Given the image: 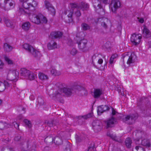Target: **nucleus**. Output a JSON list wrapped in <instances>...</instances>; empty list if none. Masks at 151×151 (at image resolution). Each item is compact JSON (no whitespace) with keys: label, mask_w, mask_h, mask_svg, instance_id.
Wrapping results in <instances>:
<instances>
[{"label":"nucleus","mask_w":151,"mask_h":151,"mask_svg":"<svg viewBox=\"0 0 151 151\" xmlns=\"http://www.w3.org/2000/svg\"><path fill=\"white\" fill-rule=\"evenodd\" d=\"M20 1L19 6V13L20 14L29 15V18L33 22L39 24L46 23L47 22L46 18L41 14L37 15L31 14V12L35 10L37 3L34 0H19Z\"/></svg>","instance_id":"f257e3e1"},{"label":"nucleus","mask_w":151,"mask_h":151,"mask_svg":"<svg viewBox=\"0 0 151 151\" xmlns=\"http://www.w3.org/2000/svg\"><path fill=\"white\" fill-rule=\"evenodd\" d=\"M74 92L73 86L70 87H64L63 88H59L55 93L54 96L58 97L59 96L63 93L67 96H69L71 95Z\"/></svg>","instance_id":"f03ea898"},{"label":"nucleus","mask_w":151,"mask_h":151,"mask_svg":"<svg viewBox=\"0 0 151 151\" xmlns=\"http://www.w3.org/2000/svg\"><path fill=\"white\" fill-rule=\"evenodd\" d=\"M129 53H124L122 55V58L123 59V62H127V64L129 66L131 64L134 63L137 59L136 56L133 53L130 54Z\"/></svg>","instance_id":"7ed1b4c3"},{"label":"nucleus","mask_w":151,"mask_h":151,"mask_svg":"<svg viewBox=\"0 0 151 151\" xmlns=\"http://www.w3.org/2000/svg\"><path fill=\"white\" fill-rule=\"evenodd\" d=\"M100 2L105 4H107L108 2L107 0H93V6L96 9V11L99 13H100L99 10L102 12L104 11V9L101 8V6L100 4Z\"/></svg>","instance_id":"20e7f679"},{"label":"nucleus","mask_w":151,"mask_h":151,"mask_svg":"<svg viewBox=\"0 0 151 151\" xmlns=\"http://www.w3.org/2000/svg\"><path fill=\"white\" fill-rule=\"evenodd\" d=\"M138 117L137 114H132L130 115H127L123 119V121L129 124H132L134 123L135 120Z\"/></svg>","instance_id":"39448f33"},{"label":"nucleus","mask_w":151,"mask_h":151,"mask_svg":"<svg viewBox=\"0 0 151 151\" xmlns=\"http://www.w3.org/2000/svg\"><path fill=\"white\" fill-rule=\"evenodd\" d=\"M120 6V2L118 0H112L109 7L112 12L115 13Z\"/></svg>","instance_id":"423d86ee"},{"label":"nucleus","mask_w":151,"mask_h":151,"mask_svg":"<svg viewBox=\"0 0 151 151\" xmlns=\"http://www.w3.org/2000/svg\"><path fill=\"white\" fill-rule=\"evenodd\" d=\"M4 1L3 7L5 10H9L13 9L14 6V3L12 0H0V6L1 5V2Z\"/></svg>","instance_id":"0eeeda50"},{"label":"nucleus","mask_w":151,"mask_h":151,"mask_svg":"<svg viewBox=\"0 0 151 151\" xmlns=\"http://www.w3.org/2000/svg\"><path fill=\"white\" fill-rule=\"evenodd\" d=\"M92 125L93 129L95 132L100 131L103 126L101 121L97 119L94 120L93 122Z\"/></svg>","instance_id":"6e6552de"},{"label":"nucleus","mask_w":151,"mask_h":151,"mask_svg":"<svg viewBox=\"0 0 151 151\" xmlns=\"http://www.w3.org/2000/svg\"><path fill=\"white\" fill-rule=\"evenodd\" d=\"M19 73L16 70H10L9 73L7 77L10 81L16 82L18 79Z\"/></svg>","instance_id":"1a4fd4ad"},{"label":"nucleus","mask_w":151,"mask_h":151,"mask_svg":"<svg viewBox=\"0 0 151 151\" xmlns=\"http://www.w3.org/2000/svg\"><path fill=\"white\" fill-rule=\"evenodd\" d=\"M87 42V40L85 38H83L79 41H78L76 42L78 45L79 49L83 51H84V49L86 47V45Z\"/></svg>","instance_id":"9d476101"},{"label":"nucleus","mask_w":151,"mask_h":151,"mask_svg":"<svg viewBox=\"0 0 151 151\" xmlns=\"http://www.w3.org/2000/svg\"><path fill=\"white\" fill-rule=\"evenodd\" d=\"M116 119L114 117L111 116V118L106 121L105 123L107 128H109L113 127L114 124L116 123Z\"/></svg>","instance_id":"9b49d317"},{"label":"nucleus","mask_w":151,"mask_h":151,"mask_svg":"<svg viewBox=\"0 0 151 151\" xmlns=\"http://www.w3.org/2000/svg\"><path fill=\"white\" fill-rule=\"evenodd\" d=\"M109 107L107 105H102L98 107L97 109L98 114L99 115H101L104 112L109 110Z\"/></svg>","instance_id":"f8f14e48"},{"label":"nucleus","mask_w":151,"mask_h":151,"mask_svg":"<svg viewBox=\"0 0 151 151\" xmlns=\"http://www.w3.org/2000/svg\"><path fill=\"white\" fill-rule=\"evenodd\" d=\"M63 33L60 31H54L51 32L50 38H60L63 37Z\"/></svg>","instance_id":"ddd939ff"},{"label":"nucleus","mask_w":151,"mask_h":151,"mask_svg":"<svg viewBox=\"0 0 151 151\" xmlns=\"http://www.w3.org/2000/svg\"><path fill=\"white\" fill-rule=\"evenodd\" d=\"M60 134H62V133H60V132L58 133V136H56L54 138L53 142L54 143L57 145H60L62 144L63 141L62 139V137L60 135Z\"/></svg>","instance_id":"4468645a"},{"label":"nucleus","mask_w":151,"mask_h":151,"mask_svg":"<svg viewBox=\"0 0 151 151\" xmlns=\"http://www.w3.org/2000/svg\"><path fill=\"white\" fill-rule=\"evenodd\" d=\"M47 47L49 50H51L57 47V43L53 40H51L47 45Z\"/></svg>","instance_id":"2eb2a0df"},{"label":"nucleus","mask_w":151,"mask_h":151,"mask_svg":"<svg viewBox=\"0 0 151 151\" xmlns=\"http://www.w3.org/2000/svg\"><path fill=\"white\" fill-rule=\"evenodd\" d=\"M93 115V113H90L86 115L83 116H76V118L78 119V122H80L81 120L83 121L82 119H87L89 118L92 117Z\"/></svg>","instance_id":"dca6fc26"},{"label":"nucleus","mask_w":151,"mask_h":151,"mask_svg":"<svg viewBox=\"0 0 151 151\" xmlns=\"http://www.w3.org/2000/svg\"><path fill=\"white\" fill-rule=\"evenodd\" d=\"M10 81H4L3 86H0V91H2L4 90L5 88H8L11 85V83H10Z\"/></svg>","instance_id":"f3484780"},{"label":"nucleus","mask_w":151,"mask_h":151,"mask_svg":"<svg viewBox=\"0 0 151 151\" xmlns=\"http://www.w3.org/2000/svg\"><path fill=\"white\" fill-rule=\"evenodd\" d=\"M45 124L46 125L50 127H53L54 129L55 130H56L58 128L57 126H56L57 125V124H55L53 120L48 121L47 122H45Z\"/></svg>","instance_id":"a211bd4d"},{"label":"nucleus","mask_w":151,"mask_h":151,"mask_svg":"<svg viewBox=\"0 0 151 151\" xmlns=\"http://www.w3.org/2000/svg\"><path fill=\"white\" fill-rule=\"evenodd\" d=\"M30 71L28 70H27L25 68H21L20 71V73L22 75L26 78L27 76H28L29 73H30Z\"/></svg>","instance_id":"6ab92c4d"},{"label":"nucleus","mask_w":151,"mask_h":151,"mask_svg":"<svg viewBox=\"0 0 151 151\" xmlns=\"http://www.w3.org/2000/svg\"><path fill=\"white\" fill-rule=\"evenodd\" d=\"M73 86L74 92H76V91H84L85 89L83 87L78 85H74Z\"/></svg>","instance_id":"aec40b11"},{"label":"nucleus","mask_w":151,"mask_h":151,"mask_svg":"<svg viewBox=\"0 0 151 151\" xmlns=\"http://www.w3.org/2000/svg\"><path fill=\"white\" fill-rule=\"evenodd\" d=\"M5 24L6 26L13 29L14 27V23L11 20L7 19H5L4 21Z\"/></svg>","instance_id":"412c9836"},{"label":"nucleus","mask_w":151,"mask_h":151,"mask_svg":"<svg viewBox=\"0 0 151 151\" xmlns=\"http://www.w3.org/2000/svg\"><path fill=\"white\" fill-rule=\"evenodd\" d=\"M30 53L34 57L36 58H40L41 56L40 52L38 51L35 49L33 48V50H32V52Z\"/></svg>","instance_id":"4be33fe9"},{"label":"nucleus","mask_w":151,"mask_h":151,"mask_svg":"<svg viewBox=\"0 0 151 151\" xmlns=\"http://www.w3.org/2000/svg\"><path fill=\"white\" fill-rule=\"evenodd\" d=\"M102 94V91L99 89H96L94 92V97L95 98H97L100 97Z\"/></svg>","instance_id":"5701e85b"},{"label":"nucleus","mask_w":151,"mask_h":151,"mask_svg":"<svg viewBox=\"0 0 151 151\" xmlns=\"http://www.w3.org/2000/svg\"><path fill=\"white\" fill-rule=\"evenodd\" d=\"M30 26V23L29 22H27L22 24V28L24 31H27L29 30Z\"/></svg>","instance_id":"b1692460"},{"label":"nucleus","mask_w":151,"mask_h":151,"mask_svg":"<svg viewBox=\"0 0 151 151\" xmlns=\"http://www.w3.org/2000/svg\"><path fill=\"white\" fill-rule=\"evenodd\" d=\"M23 47L30 53L32 52V50H33V47L27 43L24 44L23 45Z\"/></svg>","instance_id":"393cba45"},{"label":"nucleus","mask_w":151,"mask_h":151,"mask_svg":"<svg viewBox=\"0 0 151 151\" xmlns=\"http://www.w3.org/2000/svg\"><path fill=\"white\" fill-rule=\"evenodd\" d=\"M107 135L111 138L113 140H115L117 142H119L120 139L115 134H111L109 132L107 133Z\"/></svg>","instance_id":"a878e982"},{"label":"nucleus","mask_w":151,"mask_h":151,"mask_svg":"<svg viewBox=\"0 0 151 151\" xmlns=\"http://www.w3.org/2000/svg\"><path fill=\"white\" fill-rule=\"evenodd\" d=\"M141 144L142 145L147 147H149L151 145L149 140L146 139H142Z\"/></svg>","instance_id":"bb28decb"},{"label":"nucleus","mask_w":151,"mask_h":151,"mask_svg":"<svg viewBox=\"0 0 151 151\" xmlns=\"http://www.w3.org/2000/svg\"><path fill=\"white\" fill-rule=\"evenodd\" d=\"M89 7V5L87 3L82 2L80 4L79 7H78V9H81L83 10H87Z\"/></svg>","instance_id":"cd10ccee"},{"label":"nucleus","mask_w":151,"mask_h":151,"mask_svg":"<svg viewBox=\"0 0 151 151\" xmlns=\"http://www.w3.org/2000/svg\"><path fill=\"white\" fill-rule=\"evenodd\" d=\"M4 48L5 51L9 52L12 50V47L7 43L4 44Z\"/></svg>","instance_id":"c85d7f7f"},{"label":"nucleus","mask_w":151,"mask_h":151,"mask_svg":"<svg viewBox=\"0 0 151 151\" xmlns=\"http://www.w3.org/2000/svg\"><path fill=\"white\" fill-rule=\"evenodd\" d=\"M38 76L39 78L42 80H47L48 78V77L47 75L42 73H39Z\"/></svg>","instance_id":"c756f323"},{"label":"nucleus","mask_w":151,"mask_h":151,"mask_svg":"<svg viewBox=\"0 0 151 151\" xmlns=\"http://www.w3.org/2000/svg\"><path fill=\"white\" fill-rule=\"evenodd\" d=\"M53 137L49 136H48L45 139V141L47 143L52 144L53 142L54 138Z\"/></svg>","instance_id":"7c9ffc66"},{"label":"nucleus","mask_w":151,"mask_h":151,"mask_svg":"<svg viewBox=\"0 0 151 151\" xmlns=\"http://www.w3.org/2000/svg\"><path fill=\"white\" fill-rule=\"evenodd\" d=\"M125 144L128 148H130L131 146L132 141L130 138H128L126 139L125 141Z\"/></svg>","instance_id":"2f4dec72"},{"label":"nucleus","mask_w":151,"mask_h":151,"mask_svg":"<svg viewBox=\"0 0 151 151\" xmlns=\"http://www.w3.org/2000/svg\"><path fill=\"white\" fill-rule=\"evenodd\" d=\"M141 38H131L130 40L132 43L135 45L139 44Z\"/></svg>","instance_id":"473e14b6"},{"label":"nucleus","mask_w":151,"mask_h":151,"mask_svg":"<svg viewBox=\"0 0 151 151\" xmlns=\"http://www.w3.org/2000/svg\"><path fill=\"white\" fill-rule=\"evenodd\" d=\"M143 32V34L145 35L146 36L150 35L151 34L150 32L145 26L144 27Z\"/></svg>","instance_id":"72a5a7b5"},{"label":"nucleus","mask_w":151,"mask_h":151,"mask_svg":"<svg viewBox=\"0 0 151 151\" xmlns=\"http://www.w3.org/2000/svg\"><path fill=\"white\" fill-rule=\"evenodd\" d=\"M35 77V74L34 73L30 72V73H29V75H28V76H27L26 78L30 80H32L34 79Z\"/></svg>","instance_id":"f704fd0d"},{"label":"nucleus","mask_w":151,"mask_h":151,"mask_svg":"<svg viewBox=\"0 0 151 151\" xmlns=\"http://www.w3.org/2000/svg\"><path fill=\"white\" fill-rule=\"evenodd\" d=\"M51 73L54 76H58L60 74V72L55 69H52L51 71Z\"/></svg>","instance_id":"c9c22d12"},{"label":"nucleus","mask_w":151,"mask_h":151,"mask_svg":"<svg viewBox=\"0 0 151 151\" xmlns=\"http://www.w3.org/2000/svg\"><path fill=\"white\" fill-rule=\"evenodd\" d=\"M68 13V16L69 18H70L71 19L72 15L73 14V10H70L66 11L65 12V14H66Z\"/></svg>","instance_id":"e433bc0d"},{"label":"nucleus","mask_w":151,"mask_h":151,"mask_svg":"<svg viewBox=\"0 0 151 151\" xmlns=\"http://www.w3.org/2000/svg\"><path fill=\"white\" fill-rule=\"evenodd\" d=\"M82 27L83 30H86L90 29V27L86 23H83L81 25Z\"/></svg>","instance_id":"4c0bfd02"},{"label":"nucleus","mask_w":151,"mask_h":151,"mask_svg":"<svg viewBox=\"0 0 151 151\" xmlns=\"http://www.w3.org/2000/svg\"><path fill=\"white\" fill-rule=\"evenodd\" d=\"M4 58L5 60L8 63V64L11 65L13 64L14 63V62L12 60L10 59L7 56H5Z\"/></svg>","instance_id":"58836bf2"},{"label":"nucleus","mask_w":151,"mask_h":151,"mask_svg":"<svg viewBox=\"0 0 151 151\" xmlns=\"http://www.w3.org/2000/svg\"><path fill=\"white\" fill-rule=\"evenodd\" d=\"M48 10L50 12L51 14L52 15H55V10L54 8L52 6L50 7Z\"/></svg>","instance_id":"ea45409f"},{"label":"nucleus","mask_w":151,"mask_h":151,"mask_svg":"<svg viewBox=\"0 0 151 151\" xmlns=\"http://www.w3.org/2000/svg\"><path fill=\"white\" fill-rule=\"evenodd\" d=\"M24 122L29 128L31 127V124L30 123V121L27 119H24Z\"/></svg>","instance_id":"a19ab883"},{"label":"nucleus","mask_w":151,"mask_h":151,"mask_svg":"<svg viewBox=\"0 0 151 151\" xmlns=\"http://www.w3.org/2000/svg\"><path fill=\"white\" fill-rule=\"evenodd\" d=\"M38 104H39L40 105H42L44 104V101L43 99L41 97L38 98Z\"/></svg>","instance_id":"79ce46f5"},{"label":"nucleus","mask_w":151,"mask_h":151,"mask_svg":"<svg viewBox=\"0 0 151 151\" xmlns=\"http://www.w3.org/2000/svg\"><path fill=\"white\" fill-rule=\"evenodd\" d=\"M66 147L64 151H70V144L68 142H66Z\"/></svg>","instance_id":"37998d69"},{"label":"nucleus","mask_w":151,"mask_h":151,"mask_svg":"<svg viewBox=\"0 0 151 151\" xmlns=\"http://www.w3.org/2000/svg\"><path fill=\"white\" fill-rule=\"evenodd\" d=\"M135 149L137 151H145L144 148L139 145L136 146L135 147Z\"/></svg>","instance_id":"c03bdc74"},{"label":"nucleus","mask_w":151,"mask_h":151,"mask_svg":"<svg viewBox=\"0 0 151 151\" xmlns=\"http://www.w3.org/2000/svg\"><path fill=\"white\" fill-rule=\"evenodd\" d=\"M111 45V43L109 41H108L104 45V47H105L106 49H108L110 48Z\"/></svg>","instance_id":"a18cd8bd"},{"label":"nucleus","mask_w":151,"mask_h":151,"mask_svg":"<svg viewBox=\"0 0 151 151\" xmlns=\"http://www.w3.org/2000/svg\"><path fill=\"white\" fill-rule=\"evenodd\" d=\"M94 149H95V147H94V143L91 144V146H89L88 147V151H93L94 150Z\"/></svg>","instance_id":"49530a36"},{"label":"nucleus","mask_w":151,"mask_h":151,"mask_svg":"<svg viewBox=\"0 0 151 151\" xmlns=\"http://www.w3.org/2000/svg\"><path fill=\"white\" fill-rule=\"evenodd\" d=\"M45 5L46 8L48 9H49L50 7L52 6L49 2L47 1H45Z\"/></svg>","instance_id":"de8ad7c7"},{"label":"nucleus","mask_w":151,"mask_h":151,"mask_svg":"<svg viewBox=\"0 0 151 151\" xmlns=\"http://www.w3.org/2000/svg\"><path fill=\"white\" fill-rule=\"evenodd\" d=\"M26 144V145L24 146L23 147H21V150L22 151H26L27 150V149L28 148V146L27 145V143L26 142L25 143Z\"/></svg>","instance_id":"09e8293b"},{"label":"nucleus","mask_w":151,"mask_h":151,"mask_svg":"<svg viewBox=\"0 0 151 151\" xmlns=\"http://www.w3.org/2000/svg\"><path fill=\"white\" fill-rule=\"evenodd\" d=\"M132 37L133 38H141V36L140 34H137L134 33L132 35L131 38H132Z\"/></svg>","instance_id":"8fccbe9b"},{"label":"nucleus","mask_w":151,"mask_h":151,"mask_svg":"<svg viewBox=\"0 0 151 151\" xmlns=\"http://www.w3.org/2000/svg\"><path fill=\"white\" fill-rule=\"evenodd\" d=\"M77 53V51L74 48H73L70 52V54L73 55H75Z\"/></svg>","instance_id":"3c124183"},{"label":"nucleus","mask_w":151,"mask_h":151,"mask_svg":"<svg viewBox=\"0 0 151 151\" xmlns=\"http://www.w3.org/2000/svg\"><path fill=\"white\" fill-rule=\"evenodd\" d=\"M70 6L72 8H78V7H79V6H78L77 4L74 3H70Z\"/></svg>","instance_id":"603ef678"},{"label":"nucleus","mask_w":151,"mask_h":151,"mask_svg":"<svg viewBox=\"0 0 151 151\" xmlns=\"http://www.w3.org/2000/svg\"><path fill=\"white\" fill-rule=\"evenodd\" d=\"M122 115L121 114H120L118 113H117L116 114V118H115L116 119V120L117 119H120L122 118Z\"/></svg>","instance_id":"864d4df0"},{"label":"nucleus","mask_w":151,"mask_h":151,"mask_svg":"<svg viewBox=\"0 0 151 151\" xmlns=\"http://www.w3.org/2000/svg\"><path fill=\"white\" fill-rule=\"evenodd\" d=\"M68 44L70 46H72L73 45V42L71 38H68Z\"/></svg>","instance_id":"5fc2aeb1"},{"label":"nucleus","mask_w":151,"mask_h":151,"mask_svg":"<svg viewBox=\"0 0 151 151\" xmlns=\"http://www.w3.org/2000/svg\"><path fill=\"white\" fill-rule=\"evenodd\" d=\"M112 116L114 117L113 116L114 115L116 116V114L117 113L116 111L113 109V108H112Z\"/></svg>","instance_id":"6e6d98bb"},{"label":"nucleus","mask_w":151,"mask_h":151,"mask_svg":"<svg viewBox=\"0 0 151 151\" xmlns=\"http://www.w3.org/2000/svg\"><path fill=\"white\" fill-rule=\"evenodd\" d=\"M75 14L77 17H79L81 15V14L79 10H77L75 12Z\"/></svg>","instance_id":"4d7b16f0"},{"label":"nucleus","mask_w":151,"mask_h":151,"mask_svg":"<svg viewBox=\"0 0 151 151\" xmlns=\"http://www.w3.org/2000/svg\"><path fill=\"white\" fill-rule=\"evenodd\" d=\"M18 110L19 111H24L23 113H25L24 111L25 110V109L24 108H23V107H22V106H20L19 107Z\"/></svg>","instance_id":"13d9d810"},{"label":"nucleus","mask_w":151,"mask_h":151,"mask_svg":"<svg viewBox=\"0 0 151 151\" xmlns=\"http://www.w3.org/2000/svg\"><path fill=\"white\" fill-rule=\"evenodd\" d=\"M13 124H14V127L16 129H19V124L18 123H17L16 122H14L13 123Z\"/></svg>","instance_id":"bf43d9fd"},{"label":"nucleus","mask_w":151,"mask_h":151,"mask_svg":"<svg viewBox=\"0 0 151 151\" xmlns=\"http://www.w3.org/2000/svg\"><path fill=\"white\" fill-rule=\"evenodd\" d=\"M117 56L118 55L116 54H114L112 55L111 58L113 59H115L117 57Z\"/></svg>","instance_id":"052dcab7"},{"label":"nucleus","mask_w":151,"mask_h":151,"mask_svg":"<svg viewBox=\"0 0 151 151\" xmlns=\"http://www.w3.org/2000/svg\"><path fill=\"white\" fill-rule=\"evenodd\" d=\"M4 65V63L1 60H0V69H2L3 68Z\"/></svg>","instance_id":"680f3d73"},{"label":"nucleus","mask_w":151,"mask_h":151,"mask_svg":"<svg viewBox=\"0 0 151 151\" xmlns=\"http://www.w3.org/2000/svg\"><path fill=\"white\" fill-rule=\"evenodd\" d=\"M76 140L77 142H80L81 140V139L80 137L78 135H76Z\"/></svg>","instance_id":"e2e57ef3"},{"label":"nucleus","mask_w":151,"mask_h":151,"mask_svg":"<svg viewBox=\"0 0 151 151\" xmlns=\"http://www.w3.org/2000/svg\"><path fill=\"white\" fill-rule=\"evenodd\" d=\"M114 59H113L112 58H110L109 60V63L110 64H112L114 63Z\"/></svg>","instance_id":"0e129e2a"},{"label":"nucleus","mask_w":151,"mask_h":151,"mask_svg":"<svg viewBox=\"0 0 151 151\" xmlns=\"http://www.w3.org/2000/svg\"><path fill=\"white\" fill-rule=\"evenodd\" d=\"M138 19V21L140 23H142L144 22V19L142 18H137Z\"/></svg>","instance_id":"69168bd1"},{"label":"nucleus","mask_w":151,"mask_h":151,"mask_svg":"<svg viewBox=\"0 0 151 151\" xmlns=\"http://www.w3.org/2000/svg\"><path fill=\"white\" fill-rule=\"evenodd\" d=\"M21 138V137L20 136H17L14 138V140L16 141H19L20 140V139Z\"/></svg>","instance_id":"338daca9"},{"label":"nucleus","mask_w":151,"mask_h":151,"mask_svg":"<svg viewBox=\"0 0 151 151\" xmlns=\"http://www.w3.org/2000/svg\"><path fill=\"white\" fill-rule=\"evenodd\" d=\"M148 45L149 47H151V38H150L148 42Z\"/></svg>","instance_id":"774afa93"}]
</instances>
